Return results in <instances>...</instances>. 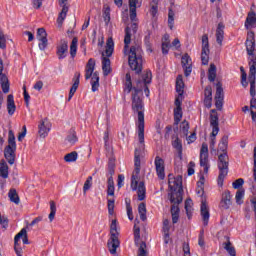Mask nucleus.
I'll return each instance as SVG.
<instances>
[{
	"label": "nucleus",
	"instance_id": "1",
	"mask_svg": "<svg viewBox=\"0 0 256 256\" xmlns=\"http://www.w3.org/2000/svg\"><path fill=\"white\" fill-rule=\"evenodd\" d=\"M152 74L151 71L145 72L137 81L134 87L135 93L132 95V110L134 113L138 114L137 129H138V141L141 143V148L143 149L144 135H145V108L143 106V100L141 96L143 91L146 97H149V83H151Z\"/></svg>",
	"mask_w": 256,
	"mask_h": 256
},
{
	"label": "nucleus",
	"instance_id": "2",
	"mask_svg": "<svg viewBox=\"0 0 256 256\" xmlns=\"http://www.w3.org/2000/svg\"><path fill=\"white\" fill-rule=\"evenodd\" d=\"M137 33V23H132L125 29L124 50L123 53L128 57V64L132 71L141 73L143 71V49L141 45L134 44L131 47V37Z\"/></svg>",
	"mask_w": 256,
	"mask_h": 256
},
{
	"label": "nucleus",
	"instance_id": "3",
	"mask_svg": "<svg viewBox=\"0 0 256 256\" xmlns=\"http://www.w3.org/2000/svg\"><path fill=\"white\" fill-rule=\"evenodd\" d=\"M139 143V148L135 149L134 154L135 168L131 178V189L132 191H137L139 201H144L146 195L145 182H139V173H141V151L145 149V139L143 140V148L141 147V142Z\"/></svg>",
	"mask_w": 256,
	"mask_h": 256
},
{
	"label": "nucleus",
	"instance_id": "4",
	"mask_svg": "<svg viewBox=\"0 0 256 256\" xmlns=\"http://www.w3.org/2000/svg\"><path fill=\"white\" fill-rule=\"evenodd\" d=\"M17 142L15 141V133L13 130L8 131V145L4 148V157L9 165H15L17 159Z\"/></svg>",
	"mask_w": 256,
	"mask_h": 256
},
{
	"label": "nucleus",
	"instance_id": "5",
	"mask_svg": "<svg viewBox=\"0 0 256 256\" xmlns=\"http://www.w3.org/2000/svg\"><path fill=\"white\" fill-rule=\"evenodd\" d=\"M115 49V42H113V38H108L106 42V49L102 53V70L103 75L107 77L109 73H111V60L109 57L113 55V51Z\"/></svg>",
	"mask_w": 256,
	"mask_h": 256
},
{
	"label": "nucleus",
	"instance_id": "6",
	"mask_svg": "<svg viewBox=\"0 0 256 256\" xmlns=\"http://www.w3.org/2000/svg\"><path fill=\"white\" fill-rule=\"evenodd\" d=\"M218 168H219V176H218V186L223 187V182L225 181V177L229 173V155L227 152H224L218 156Z\"/></svg>",
	"mask_w": 256,
	"mask_h": 256
},
{
	"label": "nucleus",
	"instance_id": "7",
	"mask_svg": "<svg viewBox=\"0 0 256 256\" xmlns=\"http://www.w3.org/2000/svg\"><path fill=\"white\" fill-rule=\"evenodd\" d=\"M110 239L108 240V250L111 255H117V248L120 245L119 231L117 230V219L112 220L110 225Z\"/></svg>",
	"mask_w": 256,
	"mask_h": 256
},
{
	"label": "nucleus",
	"instance_id": "8",
	"mask_svg": "<svg viewBox=\"0 0 256 256\" xmlns=\"http://www.w3.org/2000/svg\"><path fill=\"white\" fill-rule=\"evenodd\" d=\"M95 71V60L90 58L88 60V63L86 64V70H85V79H89L92 77V91L95 92L99 89V73L94 72Z\"/></svg>",
	"mask_w": 256,
	"mask_h": 256
},
{
	"label": "nucleus",
	"instance_id": "9",
	"mask_svg": "<svg viewBox=\"0 0 256 256\" xmlns=\"http://www.w3.org/2000/svg\"><path fill=\"white\" fill-rule=\"evenodd\" d=\"M245 46L249 57H251L249 66L256 67L255 33L253 31L248 32Z\"/></svg>",
	"mask_w": 256,
	"mask_h": 256
},
{
	"label": "nucleus",
	"instance_id": "10",
	"mask_svg": "<svg viewBox=\"0 0 256 256\" xmlns=\"http://www.w3.org/2000/svg\"><path fill=\"white\" fill-rule=\"evenodd\" d=\"M134 241L138 248V256H147V244L141 241V228L137 225V220L134 224Z\"/></svg>",
	"mask_w": 256,
	"mask_h": 256
},
{
	"label": "nucleus",
	"instance_id": "11",
	"mask_svg": "<svg viewBox=\"0 0 256 256\" xmlns=\"http://www.w3.org/2000/svg\"><path fill=\"white\" fill-rule=\"evenodd\" d=\"M200 166L204 167V173H209V146L203 143L200 149Z\"/></svg>",
	"mask_w": 256,
	"mask_h": 256
},
{
	"label": "nucleus",
	"instance_id": "12",
	"mask_svg": "<svg viewBox=\"0 0 256 256\" xmlns=\"http://www.w3.org/2000/svg\"><path fill=\"white\" fill-rule=\"evenodd\" d=\"M209 36L204 34L202 36V52H201V61L202 65H209Z\"/></svg>",
	"mask_w": 256,
	"mask_h": 256
},
{
	"label": "nucleus",
	"instance_id": "13",
	"mask_svg": "<svg viewBox=\"0 0 256 256\" xmlns=\"http://www.w3.org/2000/svg\"><path fill=\"white\" fill-rule=\"evenodd\" d=\"M225 99V93L223 92V85L221 82L216 84V95H215V107L218 111L223 109V101Z\"/></svg>",
	"mask_w": 256,
	"mask_h": 256
},
{
	"label": "nucleus",
	"instance_id": "14",
	"mask_svg": "<svg viewBox=\"0 0 256 256\" xmlns=\"http://www.w3.org/2000/svg\"><path fill=\"white\" fill-rule=\"evenodd\" d=\"M49 131H51V122L49 119L44 118L40 120L38 125V135L41 139H45L47 135H49Z\"/></svg>",
	"mask_w": 256,
	"mask_h": 256
},
{
	"label": "nucleus",
	"instance_id": "15",
	"mask_svg": "<svg viewBox=\"0 0 256 256\" xmlns=\"http://www.w3.org/2000/svg\"><path fill=\"white\" fill-rule=\"evenodd\" d=\"M168 185L171 191H183V176L178 175L176 177L169 178Z\"/></svg>",
	"mask_w": 256,
	"mask_h": 256
},
{
	"label": "nucleus",
	"instance_id": "16",
	"mask_svg": "<svg viewBox=\"0 0 256 256\" xmlns=\"http://www.w3.org/2000/svg\"><path fill=\"white\" fill-rule=\"evenodd\" d=\"M210 125L212 127V135L217 137L219 134V115H217V110L215 109L210 111Z\"/></svg>",
	"mask_w": 256,
	"mask_h": 256
},
{
	"label": "nucleus",
	"instance_id": "17",
	"mask_svg": "<svg viewBox=\"0 0 256 256\" xmlns=\"http://www.w3.org/2000/svg\"><path fill=\"white\" fill-rule=\"evenodd\" d=\"M131 21L137 19V9L143 5V0H128Z\"/></svg>",
	"mask_w": 256,
	"mask_h": 256
},
{
	"label": "nucleus",
	"instance_id": "18",
	"mask_svg": "<svg viewBox=\"0 0 256 256\" xmlns=\"http://www.w3.org/2000/svg\"><path fill=\"white\" fill-rule=\"evenodd\" d=\"M36 38L40 41V43L38 44L39 49L41 51H45L48 45L47 31H45V28H38Z\"/></svg>",
	"mask_w": 256,
	"mask_h": 256
},
{
	"label": "nucleus",
	"instance_id": "19",
	"mask_svg": "<svg viewBox=\"0 0 256 256\" xmlns=\"http://www.w3.org/2000/svg\"><path fill=\"white\" fill-rule=\"evenodd\" d=\"M60 7H62L61 12L59 13L57 23L58 27H63V21H65V18L67 17V13H69V6H67L68 0H58Z\"/></svg>",
	"mask_w": 256,
	"mask_h": 256
},
{
	"label": "nucleus",
	"instance_id": "20",
	"mask_svg": "<svg viewBox=\"0 0 256 256\" xmlns=\"http://www.w3.org/2000/svg\"><path fill=\"white\" fill-rule=\"evenodd\" d=\"M67 53H69V42L67 40H60L56 52L58 59H65Z\"/></svg>",
	"mask_w": 256,
	"mask_h": 256
},
{
	"label": "nucleus",
	"instance_id": "21",
	"mask_svg": "<svg viewBox=\"0 0 256 256\" xmlns=\"http://www.w3.org/2000/svg\"><path fill=\"white\" fill-rule=\"evenodd\" d=\"M182 67L184 69L185 77H189L191 75V72L193 71V62L189 54H184L182 56Z\"/></svg>",
	"mask_w": 256,
	"mask_h": 256
},
{
	"label": "nucleus",
	"instance_id": "22",
	"mask_svg": "<svg viewBox=\"0 0 256 256\" xmlns=\"http://www.w3.org/2000/svg\"><path fill=\"white\" fill-rule=\"evenodd\" d=\"M154 165L156 167V173L159 179H165V161L161 157L156 156Z\"/></svg>",
	"mask_w": 256,
	"mask_h": 256
},
{
	"label": "nucleus",
	"instance_id": "23",
	"mask_svg": "<svg viewBox=\"0 0 256 256\" xmlns=\"http://www.w3.org/2000/svg\"><path fill=\"white\" fill-rule=\"evenodd\" d=\"M200 211H201V217L204 225L205 226L209 225L210 214H209V206L207 205V200L201 201Z\"/></svg>",
	"mask_w": 256,
	"mask_h": 256
},
{
	"label": "nucleus",
	"instance_id": "24",
	"mask_svg": "<svg viewBox=\"0 0 256 256\" xmlns=\"http://www.w3.org/2000/svg\"><path fill=\"white\" fill-rule=\"evenodd\" d=\"M255 75H256V67L250 66L248 81L250 83L251 97H255V79H256Z\"/></svg>",
	"mask_w": 256,
	"mask_h": 256
},
{
	"label": "nucleus",
	"instance_id": "25",
	"mask_svg": "<svg viewBox=\"0 0 256 256\" xmlns=\"http://www.w3.org/2000/svg\"><path fill=\"white\" fill-rule=\"evenodd\" d=\"M79 79H81V73L76 72L73 78V85L70 88L68 101H71V99H73V95H75V93L77 92V89H79V83H80Z\"/></svg>",
	"mask_w": 256,
	"mask_h": 256
},
{
	"label": "nucleus",
	"instance_id": "26",
	"mask_svg": "<svg viewBox=\"0 0 256 256\" xmlns=\"http://www.w3.org/2000/svg\"><path fill=\"white\" fill-rule=\"evenodd\" d=\"M231 207V192L226 190L222 193V199L220 201L221 209H229Z\"/></svg>",
	"mask_w": 256,
	"mask_h": 256
},
{
	"label": "nucleus",
	"instance_id": "27",
	"mask_svg": "<svg viewBox=\"0 0 256 256\" xmlns=\"http://www.w3.org/2000/svg\"><path fill=\"white\" fill-rule=\"evenodd\" d=\"M225 25L223 23H219L216 29V42L218 45H223V39H225Z\"/></svg>",
	"mask_w": 256,
	"mask_h": 256
},
{
	"label": "nucleus",
	"instance_id": "28",
	"mask_svg": "<svg viewBox=\"0 0 256 256\" xmlns=\"http://www.w3.org/2000/svg\"><path fill=\"white\" fill-rule=\"evenodd\" d=\"M172 146L174 149H176L179 159H183V143L181 142V139H179V136L175 137L174 141L172 142Z\"/></svg>",
	"mask_w": 256,
	"mask_h": 256
},
{
	"label": "nucleus",
	"instance_id": "29",
	"mask_svg": "<svg viewBox=\"0 0 256 256\" xmlns=\"http://www.w3.org/2000/svg\"><path fill=\"white\" fill-rule=\"evenodd\" d=\"M17 106H15V99L13 98V94L7 96V111L8 115H14Z\"/></svg>",
	"mask_w": 256,
	"mask_h": 256
},
{
	"label": "nucleus",
	"instance_id": "30",
	"mask_svg": "<svg viewBox=\"0 0 256 256\" xmlns=\"http://www.w3.org/2000/svg\"><path fill=\"white\" fill-rule=\"evenodd\" d=\"M0 177L2 179H9V165L5 160H0Z\"/></svg>",
	"mask_w": 256,
	"mask_h": 256
},
{
	"label": "nucleus",
	"instance_id": "31",
	"mask_svg": "<svg viewBox=\"0 0 256 256\" xmlns=\"http://www.w3.org/2000/svg\"><path fill=\"white\" fill-rule=\"evenodd\" d=\"M176 91L179 97H182L185 91V82H183V75H179L176 79Z\"/></svg>",
	"mask_w": 256,
	"mask_h": 256
},
{
	"label": "nucleus",
	"instance_id": "32",
	"mask_svg": "<svg viewBox=\"0 0 256 256\" xmlns=\"http://www.w3.org/2000/svg\"><path fill=\"white\" fill-rule=\"evenodd\" d=\"M170 47H171V40H169V34H165L162 38V53H163V55H167V53H169Z\"/></svg>",
	"mask_w": 256,
	"mask_h": 256
},
{
	"label": "nucleus",
	"instance_id": "33",
	"mask_svg": "<svg viewBox=\"0 0 256 256\" xmlns=\"http://www.w3.org/2000/svg\"><path fill=\"white\" fill-rule=\"evenodd\" d=\"M227 147H229V136L224 135L218 144V151H222V153H227Z\"/></svg>",
	"mask_w": 256,
	"mask_h": 256
},
{
	"label": "nucleus",
	"instance_id": "34",
	"mask_svg": "<svg viewBox=\"0 0 256 256\" xmlns=\"http://www.w3.org/2000/svg\"><path fill=\"white\" fill-rule=\"evenodd\" d=\"M256 23V14L255 12H249L245 21L246 29H251Z\"/></svg>",
	"mask_w": 256,
	"mask_h": 256
},
{
	"label": "nucleus",
	"instance_id": "35",
	"mask_svg": "<svg viewBox=\"0 0 256 256\" xmlns=\"http://www.w3.org/2000/svg\"><path fill=\"white\" fill-rule=\"evenodd\" d=\"M183 191H176L170 195V202L173 203V205H179V203H182L183 196L181 194Z\"/></svg>",
	"mask_w": 256,
	"mask_h": 256
},
{
	"label": "nucleus",
	"instance_id": "36",
	"mask_svg": "<svg viewBox=\"0 0 256 256\" xmlns=\"http://www.w3.org/2000/svg\"><path fill=\"white\" fill-rule=\"evenodd\" d=\"M223 248L229 253L231 256H236L237 253L235 251V247H233V244H231V241L229 240V237H226V242L223 244Z\"/></svg>",
	"mask_w": 256,
	"mask_h": 256
},
{
	"label": "nucleus",
	"instance_id": "37",
	"mask_svg": "<svg viewBox=\"0 0 256 256\" xmlns=\"http://www.w3.org/2000/svg\"><path fill=\"white\" fill-rule=\"evenodd\" d=\"M8 197L12 203H15V205H19L21 203V199L19 198V194H17V190L10 189L8 192Z\"/></svg>",
	"mask_w": 256,
	"mask_h": 256
},
{
	"label": "nucleus",
	"instance_id": "38",
	"mask_svg": "<svg viewBox=\"0 0 256 256\" xmlns=\"http://www.w3.org/2000/svg\"><path fill=\"white\" fill-rule=\"evenodd\" d=\"M108 186H107V195L110 197L115 196V182L113 181V176L108 178Z\"/></svg>",
	"mask_w": 256,
	"mask_h": 256
},
{
	"label": "nucleus",
	"instance_id": "39",
	"mask_svg": "<svg viewBox=\"0 0 256 256\" xmlns=\"http://www.w3.org/2000/svg\"><path fill=\"white\" fill-rule=\"evenodd\" d=\"M217 78V66L215 64H210V68L208 70V80L213 83Z\"/></svg>",
	"mask_w": 256,
	"mask_h": 256
},
{
	"label": "nucleus",
	"instance_id": "40",
	"mask_svg": "<svg viewBox=\"0 0 256 256\" xmlns=\"http://www.w3.org/2000/svg\"><path fill=\"white\" fill-rule=\"evenodd\" d=\"M138 213L141 221H147V206H145V203L142 202L139 204Z\"/></svg>",
	"mask_w": 256,
	"mask_h": 256
},
{
	"label": "nucleus",
	"instance_id": "41",
	"mask_svg": "<svg viewBox=\"0 0 256 256\" xmlns=\"http://www.w3.org/2000/svg\"><path fill=\"white\" fill-rule=\"evenodd\" d=\"M78 157H79V154L77 153V151H73L64 156V161L66 163H75Z\"/></svg>",
	"mask_w": 256,
	"mask_h": 256
},
{
	"label": "nucleus",
	"instance_id": "42",
	"mask_svg": "<svg viewBox=\"0 0 256 256\" xmlns=\"http://www.w3.org/2000/svg\"><path fill=\"white\" fill-rule=\"evenodd\" d=\"M0 82L3 93H9V78H7V75H2Z\"/></svg>",
	"mask_w": 256,
	"mask_h": 256
},
{
	"label": "nucleus",
	"instance_id": "43",
	"mask_svg": "<svg viewBox=\"0 0 256 256\" xmlns=\"http://www.w3.org/2000/svg\"><path fill=\"white\" fill-rule=\"evenodd\" d=\"M56 213H57V206L55 205V201L52 200L50 201V214L48 216L50 223H53Z\"/></svg>",
	"mask_w": 256,
	"mask_h": 256
},
{
	"label": "nucleus",
	"instance_id": "44",
	"mask_svg": "<svg viewBox=\"0 0 256 256\" xmlns=\"http://www.w3.org/2000/svg\"><path fill=\"white\" fill-rule=\"evenodd\" d=\"M172 223H177L179 221V206L173 205L171 207Z\"/></svg>",
	"mask_w": 256,
	"mask_h": 256
},
{
	"label": "nucleus",
	"instance_id": "45",
	"mask_svg": "<svg viewBox=\"0 0 256 256\" xmlns=\"http://www.w3.org/2000/svg\"><path fill=\"white\" fill-rule=\"evenodd\" d=\"M185 210H186L188 219H191V214L193 213V200L187 199L185 201Z\"/></svg>",
	"mask_w": 256,
	"mask_h": 256
},
{
	"label": "nucleus",
	"instance_id": "46",
	"mask_svg": "<svg viewBox=\"0 0 256 256\" xmlns=\"http://www.w3.org/2000/svg\"><path fill=\"white\" fill-rule=\"evenodd\" d=\"M181 119H183V110L182 108H175L174 109V121L176 125H179L181 122Z\"/></svg>",
	"mask_w": 256,
	"mask_h": 256
},
{
	"label": "nucleus",
	"instance_id": "47",
	"mask_svg": "<svg viewBox=\"0 0 256 256\" xmlns=\"http://www.w3.org/2000/svg\"><path fill=\"white\" fill-rule=\"evenodd\" d=\"M77 140L78 138L77 133H75V130H70L69 134L66 137V141H68L70 145H75Z\"/></svg>",
	"mask_w": 256,
	"mask_h": 256
},
{
	"label": "nucleus",
	"instance_id": "48",
	"mask_svg": "<svg viewBox=\"0 0 256 256\" xmlns=\"http://www.w3.org/2000/svg\"><path fill=\"white\" fill-rule=\"evenodd\" d=\"M175 23V12L173 11V9H169L168 12V27L169 29H173V25Z\"/></svg>",
	"mask_w": 256,
	"mask_h": 256
},
{
	"label": "nucleus",
	"instance_id": "49",
	"mask_svg": "<svg viewBox=\"0 0 256 256\" xmlns=\"http://www.w3.org/2000/svg\"><path fill=\"white\" fill-rule=\"evenodd\" d=\"M108 172L110 177H113L115 175V158L111 157L108 162Z\"/></svg>",
	"mask_w": 256,
	"mask_h": 256
},
{
	"label": "nucleus",
	"instance_id": "50",
	"mask_svg": "<svg viewBox=\"0 0 256 256\" xmlns=\"http://www.w3.org/2000/svg\"><path fill=\"white\" fill-rule=\"evenodd\" d=\"M180 132L184 137L189 135V122L183 121L180 125Z\"/></svg>",
	"mask_w": 256,
	"mask_h": 256
},
{
	"label": "nucleus",
	"instance_id": "51",
	"mask_svg": "<svg viewBox=\"0 0 256 256\" xmlns=\"http://www.w3.org/2000/svg\"><path fill=\"white\" fill-rule=\"evenodd\" d=\"M91 187H93V177L89 176L83 186L84 195L89 191V189H91Z\"/></svg>",
	"mask_w": 256,
	"mask_h": 256
},
{
	"label": "nucleus",
	"instance_id": "52",
	"mask_svg": "<svg viewBox=\"0 0 256 256\" xmlns=\"http://www.w3.org/2000/svg\"><path fill=\"white\" fill-rule=\"evenodd\" d=\"M243 197H245V190H238L236 192L235 200L237 205H242Z\"/></svg>",
	"mask_w": 256,
	"mask_h": 256
},
{
	"label": "nucleus",
	"instance_id": "53",
	"mask_svg": "<svg viewBox=\"0 0 256 256\" xmlns=\"http://www.w3.org/2000/svg\"><path fill=\"white\" fill-rule=\"evenodd\" d=\"M70 55L71 57H75L77 55V38H73L70 45Z\"/></svg>",
	"mask_w": 256,
	"mask_h": 256
},
{
	"label": "nucleus",
	"instance_id": "54",
	"mask_svg": "<svg viewBox=\"0 0 256 256\" xmlns=\"http://www.w3.org/2000/svg\"><path fill=\"white\" fill-rule=\"evenodd\" d=\"M144 43L146 45L147 51H150V53H152L153 50L151 49V31L147 32V35L144 38Z\"/></svg>",
	"mask_w": 256,
	"mask_h": 256
},
{
	"label": "nucleus",
	"instance_id": "55",
	"mask_svg": "<svg viewBox=\"0 0 256 256\" xmlns=\"http://www.w3.org/2000/svg\"><path fill=\"white\" fill-rule=\"evenodd\" d=\"M107 207L109 215H115V199H108Z\"/></svg>",
	"mask_w": 256,
	"mask_h": 256
},
{
	"label": "nucleus",
	"instance_id": "56",
	"mask_svg": "<svg viewBox=\"0 0 256 256\" xmlns=\"http://www.w3.org/2000/svg\"><path fill=\"white\" fill-rule=\"evenodd\" d=\"M125 86H126L127 93H131V89H133V83L131 82V74L129 73L126 74Z\"/></svg>",
	"mask_w": 256,
	"mask_h": 256
},
{
	"label": "nucleus",
	"instance_id": "57",
	"mask_svg": "<svg viewBox=\"0 0 256 256\" xmlns=\"http://www.w3.org/2000/svg\"><path fill=\"white\" fill-rule=\"evenodd\" d=\"M7 47V39H5V34L0 28V49H5Z\"/></svg>",
	"mask_w": 256,
	"mask_h": 256
},
{
	"label": "nucleus",
	"instance_id": "58",
	"mask_svg": "<svg viewBox=\"0 0 256 256\" xmlns=\"http://www.w3.org/2000/svg\"><path fill=\"white\" fill-rule=\"evenodd\" d=\"M103 18L105 23H109L111 21V8L106 7L104 12H103Z\"/></svg>",
	"mask_w": 256,
	"mask_h": 256
},
{
	"label": "nucleus",
	"instance_id": "59",
	"mask_svg": "<svg viewBox=\"0 0 256 256\" xmlns=\"http://www.w3.org/2000/svg\"><path fill=\"white\" fill-rule=\"evenodd\" d=\"M243 183H245V180H243V178H239L232 183V187L233 189H240L243 187Z\"/></svg>",
	"mask_w": 256,
	"mask_h": 256
},
{
	"label": "nucleus",
	"instance_id": "60",
	"mask_svg": "<svg viewBox=\"0 0 256 256\" xmlns=\"http://www.w3.org/2000/svg\"><path fill=\"white\" fill-rule=\"evenodd\" d=\"M27 233V229L23 228L14 238V243H19V239H23Z\"/></svg>",
	"mask_w": 256,
	"mask_h": 256
},
{
	"label": "nucleus",
	"instance_id": "61",
	"mask_svg": "<svg viewBox=\"0 0 256 256\" xmlns=\"http://www.w3.org/2000/svg\"><path fill=\"white\" fill-rule=\"evenodd\" d=\"M14 251L17 256H23V248H21L19 242H14Z\"/></svg>",
	"mask_w": 256,
	"mask_h": 256
},
{
	"label": "nucleus",
	"instance_id": "62",
	"mask_svg": "<svg viewBox=\"0 0 256 256\" xmlns=\"http://www.w3.org/2000/svg\"><path fill=\"white\" fill-rule=\"evenodd\" d=\"M204 97L205 98H213V89L211 86H207L204 90Z\"/></svg>",
	"mask_w": 256,
	"mask_h": 256
},
{
	"label": "nucleus",
	"instance_id": "63",
	"mask_svg": "<svg viewBox=\"0 0 256 256\" xmlns=\"http://www.w3.org/2000/svg\"><path fill=\"white\" fill-rule=\"evenodd\" d=\"M198 245H199V247H201L202 249H205V236H204V234H203V231L200 232L199 240H198Z\"/></svg>",
	"mask_w": 256,
	"mask_h": 256
},
{
	"label": "nucleus",
	"instance_id": "64",
	"mask_svg": "<svg viewBox=\"0 0 256 256\" xmlns=\"http://www.w3.org/2000/svg\"><path fill=\"white\" fill-rule=\"evenodd\" d=\"M188 175H195V162L191 161L188 164Z\"/></svg>",
	"mask_w": 256,
	"mask_h": 256
}]
</instances>
